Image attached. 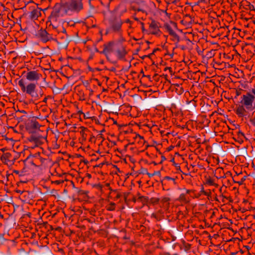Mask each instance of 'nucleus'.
<instances>
[{
    "instance_id": "1",
    "label": "nucleus",
    "mask_w": 255,
    "mask_h": 255,
    "mask_svg": "<svg viewBox=\"0 0 255 255\" xmlns=\"http://www.w3.org/2000/svg\"><path fill=\"white\" fill-rule=\"evenodd\" d=\"M82 0H70L68 2L56 4L51 13L54 17L63 16L71 14L73 12H78L83 9Z\"/></svg>"
},
{
    "instance_id": "2",
    "label": "nucleus",
    "mask_w": 255,
    "mask_h": 255,
    "mask_svg": "<svg viewBox=\"0 0 255 255\" xmlns=\"http://www.w3.org/2000/svg\"><path fill=\"white\" fill-rule=\"evenodd\" d=\"M240 105L236 109V114L239 117H244L248 112L255 111V88L251 93L248 92L241 97Z\"/></svg>"
},
{
    "instance_id": "3",
    "label": "nucleus",
    "mask_w": 255,
    "mask_h": 255,
    "mask_svg": "<svg viewBox=\"0 0 255 255\" xmlns=\"http://www.w3.org/2000/svg\"><path fill=\"white\" fill-rule=\"evenodd\" d=\"M21 91L29 95L32 98L38 99L39 96L36 92V85L34 83H30L25 86L24 81L21 79L18 82Z\"/></svg>"
},
{
    "instance_id": "4",
    "label": "nucleus",
    "mask_w": 255,
    "mask_h": 255,
    "mask_svg": "<svg viewBox=\"0 0 255 255\" xmlns=\"http://www.w3.org/2000/svg\"><path fill=\"white\" fill-rule=\"evenodd\" d=\"M109 28L107 32H119L121 31V27L123 22L121 18L117 17H113L110 18L109 21Z\"/></svg>"
},
{
    "instance_id": "5",
    "label": "nucleus",
    "mask_w": 255,
    "mask_h": 255,
    "mask_svg": "<svg viewBox=\"0 0 255 255\" xmlns=\"http://www.w3.org/2000/svg\"><path fill=\"white\" fill-rule=\"evenodd\" d=\"M117 45L118 43L111 42L104 45L103 52L105 54L107 58H110L112 55L114 54Z\"/></svg>"
},
{
    "instance_id": "6",
    "label": "nucleus",
    "mask_w": 255,
    "mask_h": 255,
    "mask_svg": "<svg viewBox=\"0 0 255 255\" xmlns=\"http://www.w3.org/2000/svg\"><path fill=\"white\" fill-rule=\"evenodd\" d=\"M42 77V74L38 71H30L26 73V79L29 81H37Z\"/></svg>"
},
{
    "instance_id": "7",
    "label": "nucleus",
    "mask_w": 255,
    "mask_h": 255,
    "mask_svg": "<svg viewBox=\"0 0 255 255\" xmlns=\"http://www.w3.org/2000/svg\"><path fill=\"white\" fill-rule=\"evenodd\" d=\"M126 54L127 52L125 48L121 44L118 43L114 55L118 59H122L125 57Z\"/></svg>"
},
{
    "instance_id": "8",
    "label": "nucleus",
    "mask_w": 255,
    "mask_h": 255,
    "mask_svg": "<svg viewBox=\"0 0 255 255\" xmlns=\"http://www.w3.org/2000/svg\"><path fill=\"white\" fill-rule=\"evenodd\" d=\"M149 30L152 34H158L159 29L158 23L154 20H152L149 25Z\"/></svg>"
},
{
    "instance_id": "9",
    "label": "nucleus",
    "mask_w": 255,
    "mask_h": 255,
    "mask_svg": "<svg viewBox=\"0 0 255 255\" xmlns=\"http://www.w3.org/2000/svg\"><path fill=\"white\" fill-rule=\"evenodd\" d=\"M39 36L41 40L44 42H46L52 39L51 35L48 33L45 30H42L40 31L39 33Z\"/></svg>"
},
{
    "instance_id": "10",
    "label": "nucleus",
    "mask_w": 255,
    "mask_h": 255,
    "mask_svg": "<svg viewBox=\"0 0 255 255\" xmlns=\"http://www.w3.org/2000/svg\"><path fill=\"white\" fill-rule=\"evenodd\" d=\"M29 128L33 129L32 131H34L37 129H39L40 127L39 123L35 121H31L30 123L29 124Z\"/></svg>"
},
{
    "instance_id": "11",
    "label": "nucleus",
    "mask_w": 255,
    "mask_h": 255,
    "mask_svg": "<svg viewBox=\"0 0 255 255\" xmlns=\"http://www.w3.org/2000/svg\"><path fill=\"white\" fill-rule=\"evenodd\" d=\"M165 28L166 30L168 32L169 34L174 37L177 36V34L176 32L174 31V30L172 29L171 25H170L168 24H166L165 25Z\"/></svg>"
},
{
    "instance_id": "12",
    "label": "nucleus",
    "mask_w": 255,
    "mask_h": 255,
    "mask_svg": "<svg viewBox=\"0 0 255 255\" xmlns=\"http://www.w3.org/2000/svg\"><path fill=\"white\" fill-rule=\"evenodd\" d=\"M29 141L30 142L35 143L36 146H38L41 144V141H40V138L39 137L36 136L35 135H32L30 137Z\"/></svg>"
},
{
    "instance_id": "13",
    "label": "nucleus",
    "mask_w": 255,
    "mask_h": 255,
    "mask_svg": "<svg viewBox=\"0 0 255 255\" xmlns=\"http://www.w3.org/2000/svg\"><path fill=\"white\" fill-rule=\"evenodd\" d=\"M31 17L33 18H37L41 15V11L39 9H34L31 13Z\"/></svg>"
},
{
    "instance_id": "14",
    "label": "nucleus",
    "mask_w": 255,
    "mask_h": 255,
    "mask_svg": "<svg viewBox=\"0 0 255 255\" xmlns=\"http://www.w3.org/2000/svg\"><path fill=\"white\" fill-rule=\"evenodd\" d=\"M179 200L184 203H188L189 201V198H187L186 195L182 193L179 196Z\"/></svg>"
},
{
    "instance_id": "15",
    "label": "nucleus",
    "mask_w": 255,
    "mask_h": 255,
    "mask_svg": "<svg viewBox=\"0 0 255 255\" xmlns=\"http://www.w3.org/2000/svg\"><path fill=\"white\" fill-rule=\"evenodd\" d=\"M115 207L116 204L111 202L107 206V209L109 211H114L115 209Z\"/></svg>"
},
{
    "instance_id": "16",
    "label": "nucleus",
    "mask_w": 255,
    "mask_h": 255,
    "mask_svg": "<svg viewBox=\"0 0 255 255\" xmlns=\"http://www.w3.org/2000/svg\"><path fill=\"white\" fill-rule=\"evenodd\" d=\"M204 195L207 196L208 197H211V191L210 190H206L204 192Z\"/></svg>"
},
{
    "instance_id": "17",
    "label": "nucleus",
    "mask_w": 255,
    "mask_h": 255,
    "mask_svg": "<svg viewBox=\"0 0 255 255\" xmlns=\"http://www.w3.org/2000/svg\"><path fill=\"white\" fill-rule=\"evenodd\" d=\"M170 200V199L169 198L167 197H163L162 198V201L164 203H167V202H168Z\"/></svg>"
},
{
    "instance_id": "18",
    "label": "nucleus",
    "mask_w": 255,
    "mask_h": 255,
    "mask_svg": "<svg viewBox=\"0 0 255 255\" xmlns=\"http://www.w3.org/2000/svg\"><path fill=\"white\" fill-rule=\"evenodd\" d=\"M250 122L253 126L255 127V117L251 119Z\"/></svg>"
},
{
    "instance_id": "19",
    "label": "nucleus",
    "mask_w": 255,
    "mask_h": 255,
    "mask_svg": "<svg viewBox=\"0 0 255 255\" xmlns=\"http://www.w3.org/2000/svg\"><path fill=\"white\" fill-rule=\"evenodd\" d=\"M207 183L209 184V185H213L214 183L213 182V181L211 179H209L207 181Z\"/></svg>"
},
{
    "instance_id": "20",
    "label": "nucleus",
    "mask_w": 255,
    "mask_h": 255,
    "mask_svg": "<svg viewBox=\"0 0 255 255\" xmlns=\"http://www.w3.org/2000/svg\"><path fill=\"white\" fill-rule=\"evenodd\" d=\"M205 192V190H204V188L203 186H202L201 188V190L200 191V195H201V194H204V192Z\"/></svg>"
},
{
    "instance_id": "21",
    "label": "nucleus",
    "mask_w": 255,
    "mask_h": 255,
    "mask_svg": "<svg viewBox=\"0 0 255 255\" xmlns=\"http://www.w3.org/2000/svg\"><path fill=\"white\" fill-rule=\"evenodd\" d=\"M47 97H45L43 100V102L44 103H46L47 102Z\"/></svg>"
},
{
    "instance_id": "22",
    "label": "nucleus",
    "mask_w": 255,
    "mask_h": 255,
    "mask_svg": "<svg viewBox=\"0 0 255 255\" xmlns=\"http://www.w3.org/2000/svg\"><path fill=\"white\" fill-rule=\"evenodd\" d=\"M125 22H126V23H131V21H130L129 19H127L125 21Z\"/></svg>"
},
{
    "instance_id": "23",
    "label": "nucleus",
    "mask_w": 255,
    "mask_h": 255,
    "mask_svg": "<svg viewBox=\"0 0 255 255\" xmlns=\"http://www.w3.org/2000/svg\"><path fill=\"white\" fill-rule=\"evenodd\" d=\"M147 175H148V176H149V177H152V176H153L154 175V174H151V173H147Z\"/></svg>"
},
{
    "instance_id": "24",
    "label": "nucleus",
    "mask_w": 255,
    "mask_h": 255,
    "mask_svg": "<svg viewBox=\"0 0 255 255\" xmlns=\"http://www.w3.org/2000/svg\"><path fill=\"white\" fill-rule=\"evenodd\" d=\"M19 175L20 176H23V175H24V174H23V171H20V172H19Z\"/></svg>"
},
{
    "instance_id": "25",
    "label": "nucleus",
    "mask_w": 255,
    "mask_h": 255,
    "mask_svg": "<svg viewBox=\"0 0 255 255\" xmlns=\"http://www.w3.org/2000/svg\"><path fill=\"white\" fill-rule=\"evenodd\" d=\"M190 192V190H186V194H189Z\"/></svg>"
},
{
    "instance_id": "26",
    "label": "nucleus",
    "mask_w": 255,
    "mask_h": 255,
    "mask_svg": "<svg viewBox=\"0 0 255 255\" xmlns=\"http://www.w3.org/2000/svg\"><path fill=\"white\" fill-rule=\"evenodd\" d=\"M167 179H169V180H172L173 179L171 177H166Z\"/></svg>"
},
{
    "instance_id": "27",
    "label": "nucleus",
    "mask_w": 255,
    "mask_h": 255,
    "mask_svg": "<svg viewBox=\"0 0 255 255\" xmlns=\"http://www.w3.org/2000/svg\"><path fill=\"white\" fill-rule=\"evenodd\" d=\"M19 172H20V171H15V173H16L17 174H19Z\"/></svg>"
},
{
    "instance_id": "28",
    "label": "nucleus",
    "mask_w": 255,
    "mask_h": 255,
    "mask_svg": "<svg viewBox=\"0 0 255 255\" xmlns=\"http://www.w3.org/2000/svg\"><path fill=\"white\" fill-rule=\"evenodd\" d=\"M242 182H243V181H241V182H238V183L240 184V185H241L242 184Z\"/></svg>"
},
{
    "instance_id": "29",
    "label": "nucleus",
    "mask_w": 255,
    "mask_h": 255,
    "mask_svg": "<svg viewBox=\"0 0 255 255\" xmlns=\"http://www.w3.org/2000/svg\"><path fill=\"white\" fill-rule=\"evenodd\" d=\"M172 25L174 26H176V24L175 23L173 22L172 23Z\"/></svg>"
},
{
    "instance_id": "30",
    "label": "nucleus",
    "mask_w": 255,
    "mask_h": 255,
    "mask_svg": "<svg viewBox=\"0 0 255 255\" xmlns=\"http://www.w3.org/2000/svg\"><path fill=\"white\" fill-rule=\"evenodd\" d=\"M40 96H42L43 95V93L41 92H40Z\"/></svg>"
},
{
    "instance_id": "31",
    "label": "nucleus",
    "mask_w": 255,
    "mask_h": 255,
    "mask_svg": "<svg viewBox=\"0 0 255 255\" xmlns=\"http://www.w3.org/2000/svg\"><path fill=\"white\" fill-rule=\"evenodd\" d=\"M20 112L23 113H26V112L24 111H21Z\"/></svg>"
},
{
    "instance_id": "32",
    "label": "nucleus",
    "mask_w": 255,
    "mask_h": 255,
    "mask_svg": "<svg viewBox=\"0 0 255 255\" xmlns=\"http://www.w3.org/2000/svg\"><path fill=\"white\" fill-rule=\"evenodd\" d=\"M139 137H140V138H142V139L143 138L142 136H141L140 135H139Z\"/></svg>"
},
{
    "instance_id": "33",
    "label": "nucleus",
    "mask_w": 255,
    "mask_h": 255,
    "mask_svg": "<svg viewBox=\"0 0 255 255\" xmlns=\"http://www.w3.org/2000/svg\"><path fill=\"white\" fill-rule=\"evenodd\" d=\"M140 10H141V9H137V11H140Z\"/></svg>"
},
{
    "instance_id": "34",
    "label": "nucleus",
    "mask_w": 255,
    "mask_h": 255,
    "mask_svg": "<svg viewBox=\"0 0 255 255\" xmlns=\"http://www.w3.org/2000/svg\"><path fill=\"white\" fill-rule=\"evenodd\" d=\"M241 134L242 135H244L243 133L242 132H241Z\"/></svg>"
},
{
    "instance_id": "35",
    "label": "nucleus",
    "mask_w": 255,
    "mask_h": 255,
    "mask_svg": "<svg viewBox=\"0 0 255 255\" xmlns=\"http://www.w3.org/2000/svg\"><path fill=\"white\" fill-rule=\"evenodd\" d=\"M110 1H112V0H110Z\"/></svg>"
}]
</instances>
